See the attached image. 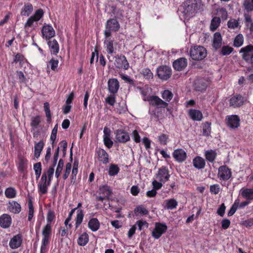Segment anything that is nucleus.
Returning <instances> with one entry per match:
<instances>
[{
	"instance_id": "f257e3e1",
	"label": "nucleus",
	"mask_w": 253,
	"mask_h": 253,
	"mask_svg": "<svg viewBox=\"0 0 253 253\" xmlns=\"http://www.w3.org/2000/svg\"><path fill=\"white\" fill-rule=\"evenodd\" d=\"M239 53L242 59L250 65L247 67L245 73L253 72V45L249 44L241 48Z\"/></svg>"
},
{
	"instance_id": "f03ea898",
	"label": "nucleus",
	"mask_w": 253,
	"mask_h": 253,
	"mask_svg": "<svg viewBox=\"0 0 253 253\" xmlns=\"http://www.w3.org/2000/svg\"><path fill=\"white\" fill-rule=\"evenodd\" d=\"M52 226L49 224H46L42 230V241L41 246V253H45L47 250V247L49 244L52 235Z\"/></svg>"
},
{
	"instance_id": "7ed1b4c3",
	"label": "nucleus",
	"mask_w": 253,
	"mask_h": 253,
	"mask_svg": "<svg viewBox=\"0 0 253 253\" xmlns=\"http://www.w3.org/2000/svg\"><path fill=\"white\" fill-rule=\"evenodd\" d=\"M120 28V25L116 18H110L105 23V29L104 31V37H110L112 32H118Z\"/></svg>"
},
{
	"instance_id": "20e7f679",
	"label": "nucleus",
	"mask_w": 253,
	"mask_h": 253,
	"mask_svg": "<svg viewBox=\"0 0 253 253\" xmlns=\"http://www.w3.org/2000/svg\"><path fill=\"white\" fill-rule=\"evenodd\" d=\"M207 55V50L203 46H194L190 50V56L194 60H202Z\"/></svg>"
},
{
	"instance_id": "39448f33",
	"label": "nucleus",
	"mask_w": 253,
	"mask_h": 253,
	"mask_svg": "<svg viewBox=\"0 0 253 253\" xmlns=\"http://www.w3.org/2000/svg\"><path fill=\"white\" fill-rule=\"evenodd\" d=\"M182 6L184 14L189 16L193 15L199 8L198 0H186Z\"/></svg>"
},
{
	"instance_id": "423d86ee",
	"label": "nucleus",
	"mask_w": 253,
	"mask_h": 253,
	"mask_svg": "<svg viewBox=\"0 0 253 253\" xmlns=\"http://www.w3.org/2000/svg\"><path fill=\"white\" fill-rule=\"evenodd\" d=\"M97 192L99 195L96 196L95 200L96 201L101 202L105 200H108L113 193L112 189L107 185L100 186Z\"/></svg>"
},
{
	"instance_id": "0eeeda50",
	"label": "nucleus",
	"mask_w": 253,
	"mask_h": 253,
	"mask_svg": "<svg viewBox=\"0 0 253 253\" xmlns=\"http://www.w3.org/2000/svg\"><path fill=\"white\" fill-rule=\"evenodd\" d=\"M147 100L149 104L155 107L156 109H161L167 108L169 104L166 102L163 101L160 97L156 95H150L147 97Z\"/></svg>"
},
{
	"instance_id": "6e6552de",
	"label": "nucleus",
	"mask_w": 253,
	"mask_h": 253,
	"mask_svg": "<svg viewBox=\"0 0 253 253\" xmlns=\"http://www.w3.org/2000/svg\"><path fill=\"white\" fill-rule=\"evenodd\" d=\"M157 74L160 79L166 81L171 77L172 74L171 69L168 66H160L157 68Z\"/></svg>"
},
{
	"instance_id": "1a4fd4ad",
	"label": "nucleus",
	"mask_w": 253,
	"mask_h": 253,
	"mask_svg": "<svg viewBox=\"0 0 253 253\" xmlns=\"http://www.w3.org/2000/svg\"><path fill=\"white\" fill-rule=\"evenodd\" d=\"M168 227L165 223L156 222L155 228L152 232V236L156 239H159L167 230Z\"/></svg>"
},
{
	"instance_id": "9d476101",
	"label": "nucleus",
	"mask_w": 253,
	"mask_h": 253,
	"mask_svg": "<svg viewBox=\"0 0 253 253\" xmlns=\"http://www.w3.org/2000/svg\"><path fill=\"white\" fill-rule=\"evenodd\" d=\"M95 156L97 157L98 161L103 165H107L109 163V155L102 148H99L95 149Z\"/></svg>"
},
{
	"instance_id": "9b49d317",
	"label": "nucleus",
	"mask_w": 253,
	"mask_h": 253,
	"mask_svg": "<svg viewBox=\"0 0 253 253\" xmlns=\"http://www.w3.org/2000/svg\"><path fill=\"white\" fill-rule=\"evenodd\" d=\"M217 175L221 180H228L232 176L231 170L226 165L220 166L218 168Z\"/></svg>"
},
{
	"instance_id": "f8f14e48",
	"label": "nucleus",
	"mask_w": 253,
	"mask_h": 253,
	"mask_svg": "<svg viewBox=\"0 0 253 253\" xmlns=\"http://www.w3.org/2000/svg\"><path fill=\"white\" fill-rule=\"evenodd\" d=\"M168 168L166 166H162L160 168L156 174V177L160 182L165 183L169 180L170 175L169 173Z\"/></svg>"
},
{
	"instance_id": "ddd939ff",
	"label": "nucleus",
	"mask_w": 253,
	"mask_h": 253,
	"mask_svg": "<svg viewBox=\"0 0 253 253\" xmlns=\"http://www.w3.org/2000/svg\"><path fill=\"white\" fill-rule=\"evenodd\" d=\"M115 134L117 141L120 143H125L130 140L128 133L123 129L116 130Z\"/></svg>"
},
{
	"instance_id": "4468645a",
	"label": "nucleus",
	"mask_w": 253,
	"mask_h": 253,
	"mask_svg": "<svg viewBox=\"0 0 253 253\" xmlns=\"http://www.w3.org/2000/svg\"><path fill=\"white\" fill-rule=\"evenodd\" d=\"M225 120L226 121L227 126L232 129L238 128L240 126V119L238 115L227 116Z\"/></svg>"
},
{
	"instance_id": "2eb2a0df",
	"label": "nucleus",
	"mask_w": 253,
	"mask_h": 253,
	"mask_svg": "<svg viewBox=\"0 0 253 253\" xmlns=\"http://www.w3.org/2000/svg\"><path fill=\"white\" fill-rule=\"evenodd\" d=\"M104 46L107 53L109 54L116 53V48L114 47V45L118 44L117 42H114V40L111 39V37L108 38L104 37Z\"/></svg>"
},
{
	"instance_id": "dca6fc26",
	"label": "nucleus",
	"mask_w": 253,
	"mask_h": 253,
	"mask_svg": "<svg viewBox=\"0 0 253 253\" xmlns=\"http://www.w3.org/2000/svg\"><path fill=\"white\" fill-rule=\"evenodd\" d=\"M244 97L240 94L233 96L229 100L230 106L233 108L240 107L245 103Z\"/></svg>"
},
{
	"instance_id": "f3484780",
	"label": "nucleus",
	"mask_w": 253,
	"mask_h": 253,
	"mask_svg": "<svg viewBox=\"0 0 253 253\" xmlns=\"http://www.w3.org/2000/svg\"><path fill=\"white\" fill-rule=\"evenodd\" d=\"M42 38L46 40H49L55 35V32L52 27L50 25H44L42 30Z\"/></svg>"
},
{
	"instance_id": "a211bd4d",
	"label": "nucleus",
	"mask_w": 253,
	"mask_h": 253,
	"mask_svg": "<svg viewBox=\"0 0 253 253\" xmlns=\"http://www.w3.org/2000/svg\"><path fill=\"white\" fill-rule=\"evenodd\" d=\"M115 61L117 64L116 67L118 68L124 70H127L129 68V63L124 55L121 54L116 56Z\"/></svg>"
},
{
	"instance_id": "6ab92c4d",
	"label": "nucleus",
	"mask_w": 253,
	"mask_h": 253,
	"mask_svg": "<svg viewBox=\"0 0 253 253\" xmlns=\"http://www.w3.org/2000/svg\"><path fill=\"white\" fill-rule=\"evenodd\" d=\"M7 209L11 213L14 214L19 213L22 208L21 205L15 201H9L7 205Z\"/></svg>"
},
{
	"instance_id": "aec40b11",
	"label": "nucleus",
	"mask_w": 253,
	"mask_h": 253,
	"mask_svg": "<svg viewBox=\"0 0 253 253\" xmlns=\"http://www.w3.org/2000/svg\"><path fill=\"white\" fill-rule=\"evenodd\" d=\"M120 84L117 79H110L108 81V88L111 94H115L118 92Z\"/></svg>"
},
{
	"instance_id": "412c9836",
	"label": "nucleus",
	"mask_w": 253,
	"mask_h": 253,
	"mask_svg": "<svg viewBox=\"0 0 253 253\" xmlns=\"http://www.w3.org/2000/svg\"><path fill=\"white\" fill-rule=\"evenodd\" d=\"M12 223L11 216L7 213H3L0 216V226L4 229L9 228Z\"/></svg>"
},
{
	"instance_id": "4be33fe9",
	"label": "nucleus",
	"mask_w": 253,
	"mask_h": 253,
	"mask_svg": "<svg viewBox=\"0 0 253 253\" xmlns=\"http://www.w3.org/2000/svg\"><path fill=\"white\" fill-rule=\"evenodd\" d=\"M172 156L175 160L179 163L185 161L187 157L186 152L182 149L180 148L174 150Z\"/></svg>"
},
{
	"instance_id": "5701e85b",
	"label": "nucleus",
	"mask_w": 253,
	"mask_h": 253,
	"mask_svg": "<svg viewBox=\"0 0 253 253\" xmlns=\"http://www.w3.org/2000/svg\"><path fill=\"white\" fill-rule=\"evenodd\" d=\"M187 65V59L181 57L175 60L173 63V67L176 71H181Z\"/></svg>"
},
{
	"instance_id": "b1692460",
	"label": "nucleus",
	"mask_w": 253,
	"mask_h": 253,
	"mask_svg": "<svg viewBox=\"0 0 253 253\" xmlns=\"http://www.w3.org/2000/svg\"><path fill=\"white\" fill-rule=\"evenodd\" d=\"M22 242V236L20 234H17L14 236L10 240L9 245L12 249L18 248L21 245Z\"/></svg>"
},
{
	"instance_id": "393cba45",
	"label": "nucleus",
	"mask_w": 253,
	"mask_h": 253,
	"mask_svg": "<svg viewBox=\"0 0 253 253\" xmlns=\"http://www.w3.org/2000/svg\"><path fill=\"white\" fill-rule=\"evenodd\" d=\"M195 89L196 91L203 92L206 90L208 87V83L204 79H197L194 83Z\"/></svg>"
},
{
	"instance_id": "a878e982",
	"label": "nucleus",
	"mask_w": 253,
	"mask_h": 253,
	"mask_svg": "<svg viewBox=\"0 0 253 253\" xmlns=\"http://www.w3.org/2000/svg\"><path fill=\"white\" fill-rule=\"evenodd\" d=\"M188 115L193 121H201L203 118L202 112L199 110L190 109L188 111Z\"/></svg>"
},
{
	"instance_id": "bb28decb",
	"label": "nucleus",
	"mask_w": 253,
	"mask_h": 253,
	"mask_svg": "<svg viewBox=\"0 0 253 253\" xmlns=\"http://www.w3.org/2000/svg\"><path fill=\"white\" fill-rule=\"evenodd\" d=\"M222 37L220 33L216 32L213 35L212 46L215 50L219 49L222 45Z\"/></svg>"
},
{
	"instance_id": "cd10ccee",
	"label": "nucleus",
	"mask_w": 253,
	"mask_h": 253,
	"mask_svg": "<svg viewBox=\"0 0 253 253\" xmlns=\"http://www.w3.org/2000/svg\"><path fill=\"white\" fill-rule=\"evenodd\" d=\"M51 54L57 55L59 51V45L55 39L49 40L47 42Z\"/></svg>"
},
{
	"instance_id": "c85d7f7f",
	"label": "nucleus",
	"mask_w": 253,
	"mask_h": 253,
	"mask_svg": "<svg viewBox=\"0 0 253 253\" xmlns=\"http://www.w3.org/2000/svg\"><path fill=\"white\" fill-rule=\"evenodd\" d=\"M193 166L198 169H201L205 168L206 162L204 158L200 156H196L192 161Z\"/></svg>"
},
{
	"instance_id": "c756f323",
	"label": "nucleus",
	"mask_w": 253,
	"mask_h": 253,
	"mask_svg": "<svg viewBox=\"0 0 253 253\" xmlns=\"http://www.w3.org/2000/svg\"><path fill=\"white\" fill-rule=\"evenodd\" d=\"M44 142L43 140H41L38 142H36L34 146V158L38 159L44 147Z\"/></svg>"
},
{
	"instance_id": "7c9ffc66",
	"label": "nucleus",
	"mask_w": 253,
	"mask_h": 253,
	"mask_svg": "<svg viewBox=\"0 0 253 253\" xmlns=\"http://www.w3.org/2000/svg\"><path fill=\"white\" fill-rule=\"evenodd\" d=\"M217 153L215 150H208L204 153V156L207 161L213 163L216 158Z\"/></svg>"
},
{
	"instance_id": "2f4dec72",
	"label": "nucleus",
	"mask_w": 253,
	"mask_h": 253,
	"mask_svg": "<svg viewBox=\"0 0 253 253\" xmlns=\"http://www.w3.org/2000/svg\"><path fill=\"white\" fill-rule=\"evenodd\" d=\"M88 227L92 232H95L99 229L100 222L97 218H92L89 220Z\"/></svg>"
},
{
	"instance_id": "473e14b6",
	"label": "nucleus",
	"mask_w": 253,
	"mask_h": 253,
	"mask_svg": "<svg viewBox=\"0 0 253 253\" xmlns=\"http://www.w3.org/2000/svg\"><path fill=\"white\" fill-rule=\"evenodd\" d=\"M241 191V195L243 198L250 201L253 200V189H242Z\"/></svg>"
},
{
	"instance_id": "72a5a7b5",
	"label": "nucleus",
	"mask_w": 253,
	"mask_h": 253,
	"mask_svg": "<svg viewBox=\"0 0 253 253\" xmlns=\"http://www.w3.org/2000/svg\"><path fill=\"white\" fill-rule=\"evenodd\" d=\"M245 19V23L248 29L251 32L253 31V21L252 19V15L249 13H245L244 14Z\"/></svg>"
},
{
	"instance_id": "f704fd0d",
	"label": "nucleus",
	"mask_w": 253,
	"mask_h": 253,
	"mask_svg": "<svg viewBox=\"0 0 253 253\" xmlns=\"http://www.w3.org/2000/svg\"><path fill=\"white\" fill-rule=\"evenodd\" d=\"M28 160L24 157H21L19 159L18 169L20 172H23L27 168Z\"/></svg>"
},
{
	"instance_id": "c9c22d12",
	"label": "nucleus",
	"mask_w": 253,
	"mask_h": 253,
	"mask_svg": "<svg viewBox=\"0 0 253 253\" xmlns=\"http://www.w3.org/2000/svg\"><path fill=\"white\" fill-rule=\"evenodd\" d=\"M51 183L48 181V183L39 182L38 184V192L40 195L45 194L47 193L48 187Z\"/></svg>"
},
{
	"instance_id": "e433bc0d",
	"label": "nucleus",
	"mask_w": 253,
	"mask_h": 253,
	"mask_svg": "<svg viewBox=\"0 0 253 253\" xmlns=\"http://www.w3.org/2000/svg\"><path fill=\"white\" fill-rule=\"evenodd\" d=\"M4 194L7 198L13 199L16 197L17 191L14 187H9L5 189Z\"/></svg>"
},
{
	"instance_id": "4c0bfd02",
	"label": "nucleus",
	"mask_w": 253,
	"mask_h": 253,
	"mask_svg": "<svg viewBox=\"0 0 253 253\" xmlns=\"http://www.w3.org/2000/svg\"><path fill=\"white\" fill-rule=\"evenodd\" d=\"M134 213L135 215H147L149 211L144 207L143 205H139L137 206L134 210Z\"/></svg>"
},
{
	"instance_id": "58836bf2",
	"label": "nucleus",
	"mask_w": 253,
	"mask_h": 253,
	"mask_svg": "<svg viewBox=\"0 0 253 253\" xmlns=\"http://www.w3.org/2000/svg\"><path fill=\"white\" fill-rule=\"evenodd\" d=\"M88 241V235L86 233L84 232L80 236L77 242L79 245L81 246H84L87 244Z\"/></svg>"
},
{
	"instance_id": "ea45409f",
	"label": "nucleus",
	"mask_w": 253,
	"mask_h": 253,
	"mask_svg": "<svg viewBox=\"0 0 253 253\" xmlns=\"http://www.w3.org/2000/svg\"><path fill=\"white\" fill-rule=\"evenodd\" d=\"M33 7L32 4L29 3L24 5L22 9L21 14L23 16H28L33 11Z\"/></svg>"
},
{
	"instance_id": "a19ab883",
	"label": "nucleus",
	"mask_w": 253,
	"mask_h": 253,
	"mask_svg": "<svg viewBox=\"0 0 253 253\" xmlns=\"http://www.w3.org/2000/svg\"><path fill=\"white\" fill-rule=\"evenodd\" d=\"M27 61V60L24 56L20 53H16L13 59L14 63H19L21 66H22Z\"/></svg>"
},
{
	"instance_id": "79ce46f5",
	"label": "nucleus",
	"mask_w": 253,
	"mask_h": 253,
	"mask_svg": "<svg viewBox=\"0 0 253 253\" xmlns=\"http://www.w3.org/2000/svg\"><path fill=\"white\" fill-rule=\"evenodd\" d=\"M120 168L117 165L111 164L109 166L108 174L110 176H113L118 174L120 171Z\"/></svg>"
},
{
	"instance_id": "37998d69",
	"label": "nucleus",
	"mask_w": 253,
	"mask_h": 253,
	"mask_svg": "<svg viewBox=\"0 0 253 253\" xmlns=\"http://www.w3.org/2000/svg\"><path fill=\"white\" fill-rule=\"evenodd\" d=\"M28 220L31 221L34 217V208L32 200L31 198H30L28 200Z\"/></svg>"
},
{
	"instance_id": "c03bdc74",
	"label": "nucleus",
	"mask_w": 253,
	"mask_h": 253,
	"mask_svg": "<svg viewBox=\"0 0 253 253\" xmlns=\"http://www.w3.org/2000/svg\"><path fill=\"white\" fill-rule=\"evenodd\" d=\"M44 111L45 113L47 122L50 124L51 122V113L50 110V106L48 102H45L43 104Z\"/></svg>"
},
{
	"instance_id": "a18cd8bd",
	"label": "nucleus",
	"mask_w": 253,
	"mask_h": 253,
	"mask_svg": "<svg viewBox=\"0 0 253 253\" xmlns=\"http://www.w3.org/2000/svg\"><path fill=\"white\" fill-rule=\"evenodd\" d=\"M84 215L83 210H79L77 211L75 222L76 229H77L82 223L84 218Z\"/></svg>"
},
{
	"instance_id": "49530a36",
	"label": "nucleus",
	"mask_w": 253,
	"mask_h": 253,
	"mask_svg": "<svg viewBox=\"0 0 253 253\" xmlns=\"http://www.w3.org/2000/svg\"><path fill=\"white\" fill-rule=\"evenodd\" d=\"M221 20L218 17H214L211 21L210 26V29L212 31H214L219 27Z\"/></svg>"
},
{
	"instance_id": "de8ad7c7",
	"label": "nucleus",
	"mask_w": 253,
	"mask_h": 253,
	"mask_svg": "<svg viewBox=\"0 0 253 253\" xmlns=\"http://www.w3.org/2000/svg\"><path fill=\"white\" fill-rule=\"evenodd\" d=\"M165 208L169 210H173L177 206V202L174 199H170L165 201Z\"/></svg>"
},
{
	"instance_id": "09e8293b",
	"label": "nucleus",
	"mask_w": 253,
	"mask_h": 253,
	"mask_svg": "<svg viewBox=\"0 0 253 253\" xmlns=\"http://www.w3.org/2000/svg\"><path fill=\"white\" fill-rule=\"evenodd\" d=\"M244 43V37L242 34L237 35L234 39L233 45L235 47H239L241 46Z\"/></svg>"
},
{
	"instance_id": "8fccbe9b",
	"label": "nucleus",
	"mask_w": 253,
	"mask_h": 253,
	"mask_svg": "<svg viewBox=\"0 0 253 253\" xmlns=\"http://www.w3.org/2000/svg\"><path fill=\"white\" fill-rule=\"evenodd\" d=\"M140 74L146 80L152 79L153 78V74L148 68L143 69L140 72Z\"/></svg>"
},
{
	"instance_id": "3c124183",
	"label": "nucleus",
	"mask_w": 253,
	"mask_h": 253,
	"mask_svg": "<svg viewBox=\"0 0 253 253\" xmlns=\"http://www.w3.org/2000/svg\"><path fill=\"white\" fill-rule=\"evenodd\" d=\"M211 123L208 122L203 124V134L206 136H209L211 132Z\"/></svg>"
},
{
	"instance_id": "603ef678",
	"label": "nucleus",
	"mask_w": 253,
	"mask_h": 253,
	"mask_svg": "<svg viewBox=\"0 0 253 253\" xmlns=\"http://www.w3.org/2000/svg\"><path fill=\"white\" fill-rule=\"evenodd\" d=\"M233 50L234 49L232 47L228 45H224L221 47L219 54L222 56L228 55L233 52Z\"/></svg>"
},
{
	"instance_id": "864d4df0",
	"label": "nucleus",
	"mask_w": 253,
	"mask_h": 253,
	"mask_svg": "<svg viewBox=\"0 0 253 253\" xmlns=\"http://www.w3.org/2000/svg\"><path fill=\"white\" fill-rule=\"evenodd\" d=\"M173 96L172 92L168 89H166L162 92V97L166 101L169 102Z\"/></svg>"
},
{
	"instance_id": "5fc2aeb1",
	"label": "nucleus",
	"mask_w": 253,
	"mask_h": 253,
	"mask_svg": "<svg viewBox=\"0 0 253 253\" xmlns=\"http://www.w3.org/2000/svg\"><path fill=\"white\" fill-rule=\"evenodd\" d=\"M239 19L236 20L235 19H231L227 22V26L228 28L231 29H235V28H240L239 22Z\"/></svg>"
},
{
	"instance_id": "6e6d98bb",
	"label": "nucleus",
	"mask_w": 253,
	"mask_h": 253,
	"mask_svg": "<svg viewBox=\"0 0 253 253\" xmlns=\"http://www.w3.org/2000/svg\"><path fill=\"white\" fill-rule=\"evenodd\" d=\"M41 116L37 115L31 118L30 125L32 127L37 128L41 122Z\"/></svg>"
},
{
	"instance_id": "4d7b16f0",
	"label": "nucleus",
	"mask_w": 253,
	"mask_h": 253,
	"mask_svg": "<svg viewBox=\"0 0 253 253\" xmlns=\"http://www.w3.org/2000/svg\"><path fill=\"white\" fill-rule=\"evenodd\" d=\"M239 203V200L237 199L235 201L234 204L232 205L231 208H230V210L228 211L227 215L228 216H232L237 211V209L238 208Z\"/></svg>"
},
{
	"instance_id": "13d9d810",
	"label": "nucleus",
	"mask_w": 253,
	"mask_h": 253,
	"mask_svg": "<svg viewBox=\"0 0 253 253\" xmlns=\"http://www.w3.org/2000/svg\"><path fill=\"white\" fill-rule=\"evenodd\" d=\"M64 166V160L62 159H60L58 162L57 168L55 171V176L56 178H58L60 176L61 172L63 169Z\"/></svg>"
},
{
	"instance_id": "bf43d9fd",
	"label": "nucleus",
	"mask_w": 253,
	"mask_h": 253,
	"mask_svg": "<svg viewBox=\"0 0 253 253\" xmlns=\"http://www.w3.org/2000/svg\"><path fill=\"white\" fill-rule=\"evenodd\" d=\"M55 215L54 211L52 210H49L46 216V224L51 225V222L55 219Z\"/></svg>"
},
{
	"instance_id": "052dcab7",
	"label": "nucleus",
	"mask_w": 253,
	"mask_h": 253,
	"mask_svg": "<svg viewBox=\"0 0 253 253\" xmlns=\"http://www.w3.org/2000/svg\"><path fill=\"white\" fill-rule=\"evenodd\" d=\"M16 75L19 80V83L20 84H26L27 82V79L24 73L22 71L16 72Z\"/></svg>"
},
{
	"instance_id": "680f3d73",
	"label": "nucleus",
	"mask_w": 253,
	"mask_h": 253,
	"mask_svg": "<svg viewBox=\"0 0 253 253\" xmlns=\"http://www.w3.org/2000/svg\"><path fill=\"white\" fill-rule=\"evenodd\" d=\"M243 6L245 9L247 11V13L253 11V3L249 0H245L243 3Z\"/></svg>"
},
{
	"instance_id": "e2e57ef3",
	"label": "nucleus",
	"mask_w": 253,
	"mask_h": 253,
	"mask_svg": "<svg viewBox=\"0 0 253 253\" xmlns=\"http://www.w3.org/2000/svg\"><path fill=\"white\" fill-rule=\"evenodd\" d=\"M44 14L43 11L42 9H39L36 11L34 14L32 16L34 20L36 22L39 21L41 18L43 16Z\"/></svg>"
},
{
	"instance_id": "0e129e2a",
	"label": "nucleus",
	"mask_w": 253,
	"mask_h": 253,
	"mask_svg": "<svg viewBox=\"0 0 253 253\" xmlns=\"http://www.w3.org/2000/svg\"><path fill=\"white\" fill-rule=\"evenodd\" d=\"M44 14L43 11L42 9H39L36 11L34 14L32 16L34 20L36 22L39 21L41 18L43 16Z\"/></svg>"
},
{
	"instance_id": "69168bd1",
	"label": "nucleus",
	"mask_w": 253,
	"mask_h": 253,
	"mask_svg": "<svg viewBox=\"0 0 253 253\" xmlns=\"http://www.w3.org/2000/svg\"><path fill=\"white\" fill-rule=\"evenodd\" d=\"M59 147H57L55 150V152L53 155V158L52 160V166L50 167H52L54 169V167L57 164V160L59 157Z\"/></svg>"
},
{
	"instance_id": "338daca9",
	"label": "nucleus",
	"mask_w": 253,
	"mask_h": 253,
	"mask_svg": "<svg viewBox=\"0 0 253 253\" xmlns=\"http://www.w3.org/2000/svg\"><path fill=\"white\" fill-rule=\"evenodd\" d=\"M116 101L115 94H111L105 98V102L112 106L115 105Z\"/></svg>"
},
{
	"instance_id": "774afa93",
	"label": "nucleus",
	"mask_w": 253,
	"mask_h": 253,
	"mask_svg": "<svg viewBox=\"0 0 253 253\" xmlns=\"http://www.w3.org/2000/svg\"><path fill=\"white\" fill-rule=\"evenodd\" d=\"M158 140L161 145H166L168 142L169 136L165 134H162L159 136Z\"/></svg>"
}]
</instances>
